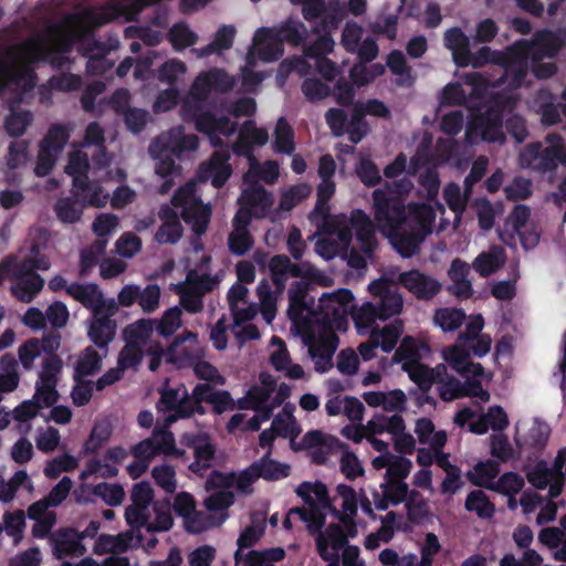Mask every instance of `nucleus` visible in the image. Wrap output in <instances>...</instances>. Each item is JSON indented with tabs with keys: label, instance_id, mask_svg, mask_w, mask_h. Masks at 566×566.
I'll return each mask as SVG.
<instances>
[{
	"label": "nucleus",
	"instance_id": "obj_1",
	"mask_svg": "<svg viewBox=\"0 0 566 566\" xmlns=\"http://www.w3.org/2000/svg\"><path fill=\"white\" fill-rule=\"evenodd\" d=\"M548 146L541 142L526 145L520 153V166L541 174L554 171L558 164H566L565 143L560 135L548 134L545 137Z\"/></svg>",
	"mask_w": 566,
	"mask_h": 566
},
{
	"label": "nucleus",
	"instance_id": "obj_2",
	"mask_svg": "<svg viewBox=\"0 0 566 566\" xmlns=\"http://www.w3.org/2000/svg\"><path fill=\"white\" fill-rule=\"evenodd\" d=\"M181 116L185 122L193 123L196 129L208 136L213 147H222L221 137H230L238 130V124L227 116L218 117L198 103H184Z\"/></svg>",
	"mask_w": 566,
	"mask_h": 566
},
{
	"label": "nucleus",
	"instance_id": "obj_3",
	"mask_svg": "<svg viewBox=\"0 0 566 566\" xmlns=\"http://www.w3.org/2000/svg\"><path fill=\"white\" fill-rule=\"evenodd\" d=\"M175 208H181L180 218L191 227L197 238H201L208 230L212 209L209 203H203L197 197L191 187H180L171 198Z\"/></svg>",
	"mask_w": 566,
	"mask_h": 566
},
{
	"label": "nucleus",
	"instance_id": "obj_4",
	"mask_svg": "<svg viewBox=\"0 0 566 566\" xmlns=\"http://www.w3.org/2000/svg\"><path fill=\"white\" fill-rule=\"evenodd\" d=\"M373 212L375 221L382 232L397 231L407 223V207L402 198L392 196L388 190L373 191Z\"/></svg>",
	"mask_w": 566,
	"mask_h": 566
},
{
	"label": "nucleus",
	"instance_id": "obj_5",
	"mask_svg": "<svg viewBox=\"0 0 566 566\" xmlns=\"http://www.w3.org/2000/svg\"><path fill=\"white\" fill-rule=\"evenodd\" d=\"M17 50H20L23 53L25 60V62L21 65L15 63L18 69L24 65H29L34 70L33 64L39 62H46L52 66L53 70L60 71L72 62V60L66 56V53H60L59 51L52 49L40 38L28 39L21 45L8 49L6 54L10 59H13Z\"/></svg>",
	"mask_w": 566,
	"mask_h": 566
},
{
	"label": "nucleus",
	"instance_id": "obj_6",
	"mask_svg": "<svg viewBox=\"0 0 566 566\" xmlns=\"http://www.w3.org/2000/svg\"><path fill=\"white\" fill-rule=\"evenodd\" d=\"M302 14L313 24V31H335L346 17V7L338 0H307Z\"/></svg>",
	"mask_w": 566,
	"mask_h": 566
},
{
	"label": "nucleus",
	"instance_id": "obj_7",
	"mask_svg": "<svg viewBox=\"0 0 566 566\" xmlns=\"http://www.w3.org/2000/svg\"><path fill=\"white\" fill-rule=\"evenodd\" d=\"M354 301V294L348 289H339L333 293H325L318 300V311L315 322H327L337 331L347 327V306Z\"/></svg>",
	"mask_w": 566,
	"mask_h": 566
},
{
	"label": "nucleus",
	"instance_id": "obj_8",
	"mask_svg": "<svg viewBox=\"0 0 566 566\" xmlns=\"http://www.w3.org/2000/svg\"><path fill=\"white\" fill-rule=\"evenodd\" d=\"M315 323L318 327V337L308 336L306 344L312 359L315 360V370L325 373L332 368V358L339 344V338L335 333L337 328L334 325L327 322Z\"/></svg>",
	"mask_w": 566,
	"mask_h": 566
},
{
	"label": "nucleus",
	"instance_id": "obj_9",
	"mask_svg": "<svg viewBox=\"0 0 566 566\" xmlns=\"http://www.w3.org/2000/svg\"><path fill=\"white\" fill-rule=\"evenodd\" d=\"M237 84L233 76L229 75L223 69H210L201 72L193 81L190 88L191 99L185 103H203L209 98L212 91L227 94L231 92Z\"/></svg>",
	"mask_w": 566,
	"mask_h": 566
},
{
	"label": "nucleus",
	"instance_id": "obj_10",
	"mask_svg": "<svg viewBox=\"0 0 566 566\" xmlns=\"http://www.w3.org/2000/svg\"><path fill=\"white\" fill-rule=\"evenodd\" d=\"M97 240L81 251L80 275L86 276L98 264L99 275L106 280V212H101L93 222Z\"/></svg>",
	"mask_w": 566,
	"mask_h": 566
},
{
	"label": "nucleus",
	"instance_id": "obj_11",
	"mask_svg": "<svg viewBox=\"0 0 566 566\" xmlns=\"http://www.w3.org/2000/svg\"><path fill=\"white\" fill-rule=\"evenodd\" d=\"M192 415H206L207 410L203 402L210 403L217 415L235 408L234 400L228 390H218L210 382L197 384L189 392Z\"/></svg>",
	"mask_w": 566,
	"mask_h": 566
},
{
	"label": "nucleus",
	"instance_id": "obj_12",
	"mask_svg": "<svg viewBox=\"0 0 566 566\" xmlns=\"http://www.w3.org/2000/svg\"><path fill=\"white\" fill-rule=\"evenodd\" d=\"M80 303L91 308L95 322L88 329L91 340L99 348H106V300L96 284H86Z\"/></svg>",
	"mask_w": 566,
	"mask_h": 566
},
{
	"label": "nucleus",
	"instance_id": "obj_13",
	"mask_svg": "<svg viewBox=\"0 0 566 566\" xmlns=\"http://www.w3.org/2000/svg\"><path fill=\"white\" fill-rule=\"evenodd\" d=\"M503 106L500 101H494L493 105L484 111L472 115L469 123V129L481 136L486 142H502L503 135Z\"/></svg>",
	"mask_w": 566,
	"mask_h": 566
},
{
	"label": "nucleus",
	"instance_id": "obj_14",
	"mask_svg": "<svg viewBox=\"0 0 566 566\" xmlns=\"http://www.w3.org/2000/svg\"><path fill=\"white\" fill-rule=\"evenodd\" d=\"M180 443L193 451L195 460L190 463L189 470L203 476L216 454V447L211 443L210 437L207 433L186 432L181 436Z\"/></svg>",
	"mask_w": 566,
	"mask_h": 566
},
{
	"label": "nucleus",
	"instance_id": "obj_15",
	"mask_svg": "<svg viewBox=\"0 0 566 566\" xmlns=\"http://www.w3.org/2000/svg\"><path fill=\"white\" fill-rule=\"evenodd\" d=\"M399 284L411 293L418 301H431L442 290V284L436 277L418 269L405 271L398 276Z\"/></svg>",
	"mask_w": 566,
	"mask_h": 566
},
{
	"label": "nucleus",
	"instance_id": "obj_16",
	"mask_svg": "<svg viewBox=\"0 0 566 566\" xmlns=\"http://www.w3.org/2000/svg\"><path fill=\"white\" fill-rule=\"evenodd\" d=\"M228 150H216L210 158L199 166L197 177L200 182L211 181L216 189L222 188L232 175Z\"/></svg>",
	"mask_w": 566,
	"mask_h": 566
},
{
	"label": "nucleus",
	"instance_id": "obj_17",
	"mask_svg": "<svg viewBox=\"0 0 566 566\" xmlns=\"http://www.w3.org/2000/svg\"><path fill=\"white\" fill-rule=\"evenodd\" d=\"M36 83L38 74L29 65L18 69L15 63L0 60V92L14 86L21 94H27L33 91Z\"/></svg>",
	"mask_w": 566,
	"mask_h": 566
},
{
	"label": "nucleus",
	"instance_id": "obj_18",
	"mask_svg": "<svg viewBox=\"0 0 566 566\" xmlns=\"http://www.w3.org/2000/svg\"><path fill=\"white\" fill-rule=\"evenodd\" d=\"M154 499V490L146 481L136 483L130 492L132 504L125 510L129 526H140L147 520V513Z\"/></svg>",
	"mask_w": 566,
	"mask_h": 566
},
{
	"label": "nucleus",
	"instance_id": "obj_19",
	"mask_svg": "<svg viewBox=\"0 0 566 566\" xmlns=\"http://www.w3.org/2000/svg\"><path fill=\"white\" fill-rule=\"evenodd\" d=\"M159 406L171 412L167 417V422H175L178 419H189L193 417L187 388L181 385L180 388H165L160 391Z\"/></svg>",
	"mask_w": 566,
	"mask_h": 566
},
{
	"label": "nucleus",
	"instance_id": "obj_20",
	"mask_svg": "<svg viewBox=\"0 0 566 566\" xmlns=\"http://www.w3.org/2000/svg\"><path fill=\"white\" fill-rule=\"evenodd\" d=\"M349 224L355 231L356 240L364 254L371 256L377 245L376 227L370 217L361 209H354L349 216Z\"/></svg>",
	"mask_w": 566,
	"mask_h": 566
},
{
	"label": "nucleus",
	"instance_id": "obj_21",
	"mask_svg": "<svg viewBox=\"0 0 566 566\" xmlns=\"http://www.w3.org/2000/svg\"><path fill=\"white\" fill-rule=\"evenodd\" d=\"M163 144L161 150L180 157L187 151H195L199 147V138L195 134H185L182 126L175 127L155 139L154 147Z\"/></svg>",
	"mask_w": 566,
	"mask_h": 566
},
{
	"label": "nucleus",
	"instance_id": "obj_22",
	"mask_svg": "<svg viewBox=\"0 0 566 566\" xmlns=\"http://www.w3.org/2000/svg\"><path fill=\"white\" fill-rule=\"evenodd\" d=\"M158 218L161 224L154 235L155 241L159 244H176L184 233L179 214L172 207L163 205L158 210Z\"/></svg>",
	"mask_w": 566,
	"mask_h": 566
},
{
	"label": "nucleus",
	"instance_id": "obj_23",
	"mask_svg": "<svg viewBox=\"0 0 566 566\" xmlns=\"http://www.w3.org/2000/svg\"><path fill=\"white\" fill-rule=\"evenodd\" d=\"M505 55L506 57L500 66L504 69V74L510 78L511 85L520 87L528 74V52L511 46L505 51Z\"/></svg>",
	"mask_w": 566,
	"mask_h": 566
},
{
	"label": "nucleus",
	"instance_id": "obj_24",
	"mask_svg": "<svg viewBox=\"0 0 566 566\" xmlns=\"http://www.w3.org/2000/svg\"><path fill=\"white\" fill-rule=\"evenodd\" d=\"M88 170L87 154L82 150L72 151L65 166V172L73 178V189L76 190V195L87 193L91 190Z\"/></svg>",
	"mask_w": 566,
	"mask_h": 566
},
{
	"label": "nucleus",
	"instance_id": "obj_25",
	"mask_svg": "<svg viewBox=\"0 0 566 566\" xmlns=\"http://www.w3.org/2000/svg\"><path fill=\"white\" fill-rule=\"evenodd\" d=\"M310 289L311 282L303 280L292 282L287 293V315L293 322L301 319L314 304V297L308 295Z\"/></svg>",
	"mask_w": 566,
	"mask_h": 566
},
{
	"label": "nucleus",
	"instance_id": "obj_26",
	"mask_svg": "<svg viewBox=\"0 0 566 566\" xmlns=\"http://www.w3.org/2000/svg\"><path fill=\"white\" fill-rule=\"evenodd\" d=\"M253 42L258 46V55L264 62L277 61L284 53V46L273 29L260 28L256 30Z\"/></svg>",
	"mask_w": 566,
	"mask_h": 566
},
{
	"label": "nucleus",
	"instance_id": "obj_27",
	"mask_svg": "<svg viewBox=\"0 0 566 566\" xmlns=\"http://www.w3.org/2000/svg\"><path fill=\"white\" fill-rule=\"evenodd\" d=\"M444 46L452 52L457 66L467 67L470 62V39L461 28H450L444 32Z\"/></svg>",
	"mask_w": 566,
	"mask_h": 566
},
{
	"label": "nucleus",
	"instance_id": "obj_28",
	"mask_svg": "<svg viewBox=\"0 0 566 566\" xmlns=\"http://www.w3.org/2000/svg\"><path fill=\"white\" fill-rule=\"evenodd\" d=\"M86 553L82 536L74 530L61 531L53 538V555L57 559L80 557Z\"/></svg>",
	"mask_w": 566,
	"mask_h": 566
},
{
	"label": "nucleus",
	"instance_id": "obj_29",
	"mask_svg": "<svg viewBox=\"0 0 566 566\" xmlns=\"http://www.w3.org/2000/svg\"><path fill=\"white\" fill-rule=\"evenodd\" d=\"M407 207V223L420 234L427 238L432 232V223L436 214L433 209L427 203L411 202Z\"/></svg>",
	"mask_w": 566,
	"mask_h": 566
},
{
	"label": "nucleus",
	"instance_id": "obj_30",
	"mask_svg": "<svg viewBox=\"0 0 566 566\" xmlns=\"http://www.w3.org/2000/svg\"><path fill=\"white\" fill-rule=\"evenodd\" d=\"M562 48L559 38L549 30L539 31L535 34L533 43L528 48L534 61L544 57H555Z\"/></svg>",
	"mask_w": 566,
	"mask_h": 566
},
{
	"label": "nucleus",
	"instance_id": "obj_31",
	"mask_svg": "<svg viewBox=\"0 0 566 566\" xmlns=\"http://www.w3.org/2000/svg\"><path fill=\"white\" fill-rule=\"evenodd\" d=\"M387 234L391 238L395 249L403 258L412 256L426 239L423 234L412 228H410V231H406L400 227L397 231H388Z\"/></svg>",
	"mask_w": 566,
	"mask_h": 566
},
{
	"label": "nucleus",
	"instance_id": "obj_32",
	"mask_svg": "<svg viewBox=\"0 0 566 566\" xmlns=\"http://www.w3.org/2000/svg\"><path fill=\"white\" fill-rule=\"evenodd\" d=\"M272 193L269 192L263 186H253L244 189L239 198V203L249 209L259 208L260 214L256 217H264L273 206Z\"/></svg>",
	"mask_w": 566,
	"mask_h": 566
},
{
	"label": "nucleus",
	"instance_id": "obj_33",
	"mask_svg": "<svg viewBox=\"0 0 566 566\" xmlns=\"http://www.w3.org/2000/svg\"><path fill=\"white\" fill-rule=\"evenodd\" d=\"M228 513L216 515L203 511H195L185 522V528L188 533L200 534L210 528L221 526L228 518Z\"/></svg>",
	"mask_w": 566,
	"mask_h": 566
},
{
	"label": "nucleus",
	"instance_id": "obj_34",
	"mask_svg": "<svg viewBox=\"0 0 566 566\" xmlns=\"http://www.w3.org/2000/svg\"><path fill=\"white\" fill-rule=\"evenodd\" d=\"M155 518L151 520L150 511L147 513L145 524L140 528H145L148 533L166 532L174 525V518L170 510V501L166 500L163 504H154Z\"/></svg>",
	"mask_w": 566,
	"mask_h": 566
},
{
	"label": "nucleus",
	"instance_id": "obj_35",
	"mask_svg": "<svg viewBox=\"0 0 566 566\" xmlns=\"http://www.w3.org/2000/svg\"><path fill=\"white\" fill-rule=\"evenodd\" d=\"M253 470L260 473V478L266 481H277L287 478L291 467L271 459V451H268L260 460L253 462Z\"/></svg>",
	"mask_w": 566,
	"mask_h": 566
},
{
	"label": "nucleus",
	"instance_id": "obj_36",
	"mask_svg": "<svg viewBox=\"0 0 566 566\" xmlns=\"http://www.w3.org/2000/svg\"><path fill=\"white\" fill-rule=\"evenodd\" d=\"M129 527V530L117 535H108V554L124 553L130 548L139 547L143 544L140 526Z\"/></svg>",
	"mask_w": 566,
	"mask_h": 566
},
{
	"label": "nucleus",
	"instance_id": "obj_37",
	"mask_svg": "<svg viewBox=\"0 0 566 566\" xmlns=\"http://www.w3.org/2000/svg\"><path fill=\"white\" fill-rule=\"evenodd\" d=\"M155 321L142 318L137 322L127 325L123 331V337L125 343H132L135 346L146 347L153 332Z\"/></svg>",
	"mask_w": 566,
	"mask_h": 566
},
{
	"label": "nucleus",
	"instance_id": "obj_38",
	"mask_svg": "<svg viewBox=\"0 0 566 566\" xmlns=\"http://www.w3.org/2000/svg\"><path fill=\"white\" fill-rule=\"evenodd\" d=\"M273 149L285 155H293L295 151L294 130L284 117H280L275 125Z\"/></svg>",
	"mask_w": 566,
	"mask_h": 566
},
{
	"label": "nucleus",
	"instance_id": "obj_39",
	"mask_svg": "<svg viewBox=\"0 0 566 566\" xmlns=\"http://www.w3.org/2000/svg\"><path fill=\"white\" fill-rule=\"evenodd\" d=\"M273 30L283 45L286 42L293 46H298L304 42L307 34L305 24L291 18Z\"/></svg>",
	"mask_w": 566,
	"mask_h": 566
},
{
	"label": "nucleus",
	"instance_id": "obj_40",
	"mask_svg": "<svg viewBox=\"0 0 566 566\" xmlns=\"http://www.w3.org/2000/svg\"><path fill=\"white\" fill-rule=\"evenodd\" d=\"M167 39L172 49L180 52L198 42V34L190 30L185 21L172 24L167 33Z\"/></svg>",
	"mask_w": 566,
	"mask_h": 566
},
{
	"label": "nucleus",
	"instance_id": "obj_41",
	"mask_svg": "<svg viewBox=\"0 0 566 566\" xmlns=\"http://www.w3.org/2000/svg\"><path fill=\"white\" fill-rule=\"evenodd\" d=\"M464 509L469 512H474L478 517L482 520H489L493 517L495 513V505L481 490L469 492L464 502Z\"/></svg>",
	"mask_w": 566,
	"mask_h": 566
},
{
	"label": "nucleus",
	"instance_id": "obj_42",
	"mask_svg": "<svg viewBox=\"0 0 566 566\" xmlns=\"http://www.w3.org/2000/svg\"><path fill=\"white\" fill-rule=\"evenodd\" d=\"M291 260L285 254H275L270 259L269 271L277 293H283L290 276Z\"/></svg>",
	"mask_w": 566,
	"mask_h": 566
},
{
	"label": "nucleus",
	"instance_id": "obj_43",
	"mask_svg": "<svg viewBox=\"0 0 566 566\" xmlns=\"http://www.w3.org/2000/svg\"><path fill=\"white\" fill-rule=\"evenodd\" d=\"M377 285L384 290L380 292V298L376 303L379 312V319L386 321L401 312L403 302L399 293L390 291L382 284Z\"/></svg>",
	"mask_w": 566,
	"mask_h": 566
},
{
	"label": "nucleus",
	"instance_id": "obj_44",
	"mask_svg": "<svg viewBox=\"0 0 566 566\" xmlns=\"http://www.w3.org/2000/svg\"><path fill=\"white\" fill-rule=\"evenodd\" d=\"M44 280L40 274H32L30 277H20L19 282L11 287L12 294L24 303H30L41 292Z\"/></svg>",
	"mask_w": 566,
	"mask_h": 566
},
{
	"label": "nucleus",
	"instance_id": "obj_45",
	"mask_svg": "<svg viewBox=\"0 0 566 566\" xmlns=\"http://www.w3.org/2000/svg\"><path fill=\"white\" fill-rule=\"evenodd\" d=\"M402 332V322L400 319H396L381 329H373L371 335H376L379 347L384 353L388 354L396 347Z\"/></svg>",
	"mask_w": 566,
	"mask_h": 566
},
{
	"label": "nucleus",
	"instance_id": "obj_46",
	"mask_svg": "<svg viewBox=\"0 0 566 566\" xmlns=\"http://www.w3.org/2000/svg\"><path fill=\"white\" fill-rule=\"evenodd\" d=\"M76 196V190H74V197L60 198L56 201L54 211L60 221L75 223L81 219L83 210Z\"/></svg>",
	"mask_w": 566,
	"mask_h": 566
},
{
	"label": "nucleus",
	"instance_id": "obj_47",
	"mask_svg": "<svg viewBox=\"0 0 566 566\" xmlns=\"http://www.w3.org/2000/svg\"><path fill=\"white\" fill-rule=\"evenodd\" d=\"M102 357L92 346L86 347L80 355L75 368L74 378H85L94 375L101 368Z\"/></svg>",
	"mask_w": 566,
	"mask_h": 566
},
{
	"label": "nucleus",
	"instance_id": "obj_48",
	"mask_svg": "<svg viewBox=\"0 0 566 566\" xmlns=\"http://www.w3.org/2000/svg\"><path fill=\"white\" fill-rule=\"evenodd\" d=\"M285 557V551L282 547H272L263 551H250L244 555L245 566H274L273 563L280 562Z\"/></svg>",
	"mask_w": 566,
	"mask_h": 566
},
{
	"label": "nucleus",
	"instance_id": "obj_49",
	"mask_svg": "<svg viewBox=\"0 0 566 566\" xmlns=\"http://www.w3.org/2000/svg\"><path fill=\"white\" fill-rule=\"evenodd\" d=\"M318 38L303 46V53L308 59L319 60L326 57L334 49L335 42L332 38L333 31H315Z\"/></svg>",
	"mask_w": 566,
	"mask_h": 566
},
{
	"label": "nucleus",
	"instance_id": "obj_50",
	"mask_svg": "<svg viewBox=\"0 0 566 566\" xmlns=\"http://www.w3.org/2000/svg\"><path fill=\"white\" fill-rule=\"evenodd\" d=\"M465 319V313L460 308L443 307L434 313L433 321L443 332L457 331Z\"/></svg>",
	"mask_w": 566,
	"mask_h": 566
},
{
	"label": "nucleus",
	"instance_id": "obj_51",
	"mask_svg": "<svg viewBox=\"0 0 566 566\" xmlns=\"http://www.w3.org/2000/svg\"><path fill=\"white\" fill-rule=\"evenodd\" d=\"M475 474L469 473V480L476 486L492 488L490 482L500 473V464L495 460L478 462L474 467Z\"/></svg>",
	"mask_w": 566,
	"mask_h": 566
},
{
	"label": "nucleus",
	"instance_id": "obj_52",
	"mask_svg": "<svg viewBox=\"0 0 566 566\" xmlns=\"http://www.w3.org/2000/svg\"><path fill=\"white\" fill-rule=\"evenodd\" d=\"M405 370L408 371L409 378L423 392L430 390L434 384V370L424 364L415 361L411 366L405 365Z\"/></svg>",
	"mask_w": 566,
	"mask_h": 566
},
{
	"label": "nucleus",
	"instance_id": "obj_53",
	"mask_svg": "<svg viewBox=\"0 0 566 566\" xmlns=\"http://www.w3.org/2000/svg\"><path fill=\"white\" fill-rule=\"evenodd\" d=\"M368 130L369 127L361 112V106L356 105L346 126L349 142L354 145L358 144L367 135Z\"/></svg>",
	"mask_w": 566,
	"mask_h": 566
},
{
	"label": "nucleus",
	"instance_id": "obj_54",
	"mask_svg": "<svg viewBox=\"0 0 566 566\" xmlns=\"http://www.w3.org/2000/svg\"><path fill=\"white\" fill-rule=\"evenodd\" d=\"M61 151L62 150H60L57 148H53L51 146L40 143L38 159H36V164L34 167V174L38 177L48 176L54 168L55 163H56L57 157Z\"/></svg>",
	"mask_w": 566,
	"mask_h": 566
},
{
	"label": "nucleus",
	"instance_id": "obj_55",
	"mask_svg": "<svg viewBox=\"0 0 566 566\" xmlns=\"http://www.w3.org/2000/svg\"><path fill=\"white\" fill-rule=\"evenodd\" d=\"M32 120L33 114L30 111L11 112L4 120L6 132L11 137H20Z\"/></svg>",
	"mask_w": 566,
	"mask_h": 566
},
{
	"label": "nucleus",
	"instance_id": "obj_56",
	"mask_svg": "<svg viewBox=\"0 0 566 566\" xmlns=\"http://www.w3.org/2000/svg\"><path fill=\"white\" fill-rule=\"evenodd\" d=\"M151 440H154L158 455L165 454L180 457L182 454V451L176 448L172 432L167 429L156 428L153 432Z\"/></svg>",
	"mask_w": 566,
	"mask_h": 566
},
{
	"label": "nucleus",
	"instance_id": "obj_57",
	"mask_svg": "<svg viewBox=\"0 0 566 566\" xmlns=\"http://www.w3.org/2000/svg\"><path fill=\"white\" fill-rule=\"evenodd\" d=\"M355 172L366 187H375L380 184L381 176L377 165L367 157H361L356 164Z\"/></svg>",
	"mask_w": 566,
	"mask_h": 566
},
{
	"label": "nucleus",
	"instance_id": "obj_58",
	"mask_svg": "<svg viewBox=\"0 0 566 566\" xmlns=\"http://www.w3.org/2000/svg\"><path fill=\"white\" fill-rule=\"evenodd\" d=\"M155 483L161 488L167 494L175 493L177 489L176 471L169 464L156 465L151 470Z\"/></svg>",
	"mask_w": 566,
	"mask_h": 566
},
{
	"label": "nucleus",
	"instance_id": "obj_59",
	"mask_svg": "<svg viewBox=\"0 0 566 566\" xmlns=\"http://www.w3.org/2000/svg\"><path fill=\"white\" fill-rule=\"evenodd\" d=\"M145 352L143 347L135 346L132 343H125V346L118 354L117 364L122 369L137 370L144 358Z\"/></svg>",
	"mask_w": 566,
	"mask_h": 566
},
{
	"label": "nucleus",
	"instance_id": "obj_60",
	"mask_svg": "<svg viewBox=\"0 0 566 566\" xmlns=\"http://www.w3.org/2000/svg\"><path fill=\"white\" fill-rule=\"evenodd\" d=\"M505 57V52L492 50L490 46H482L475 53L470 51L469 65L474 69L483 67L489 63L500 65Z\"/></svg>",
	"mask_w": 566,
	"mask_h": 566
},
{
	"label": "nucleus",
	"instance_id": "obj_61",
	"mask_svg": "<svg viewBox=\"0 0 566 566\" xmlns=\"http://www.w3.org/2000/svg\"><path fill=\"white\" fill-rule=\"evenodd\" d=\"M271 426L273 427L277 437L289 438L291 440V448L296 449V443L294 440L300 434L301 429L293 417L284 419L282 416L277 415L272 420Z\"/></svg>",
	"mask_w": 566,
	"mask_h": 566
},
{
	"label": "nucleus",
	"instance_id": "obj_62",
	"mask_svg": "<svg viewBox=\"0 0 566 566\" xmlns=\"http://www.w3.org/2000/svg\"><path fill=\"white\" fill-rule=\"evenodd\" d=\"M254 244L250 231L233 230L228 237V247L232 254L244 255Z\"/></svg>",
	"mask_w": 566,
	"mask_h": 566
},
{
	"label": "nucleus",
	"instance_id": "obj_63",
	"mask_svg": "<svg viewBox=\"0 0 566 566\" xmlns=\"http://www.w3.org/2000/svg\"><path fill=\"white\" fill-rule=\"evenodd\" d=\"M70 134L71 128L67 125L55 123L49 127L46 135L40 143L63 150L70 139Z\"/></svg>",
	"mask_w": 566,
	"mask_h": 566
},
{
	"label": "nucleus",
	"instance_id": "obj_64",
	"mask_svg": "<svg viewBox=\"0 0 566 566\" xmlns=\"http://www.w3.org/2000/svg\"><path fill=\"white\" fill-rule=\"evenodd\" d=\"M523 486L524 480L518 473L505 472L491 489L505 495H513L518 493Z\"/></svg>",
	"mask_w": 566,
	"mask_h": 566
}]
</instances>
